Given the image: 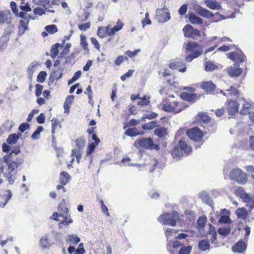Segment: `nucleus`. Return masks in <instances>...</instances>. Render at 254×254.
Returning <instances> with one entry per match:
<instances>
[{"instance_id": "obj_1", "label": "nucleus", "mask_w": 254, "mask_h": 254, "mask_svg": "<svg viewBox=\"0 0 254 254\" xmlns=\"http://www.w3.org/2000/svg\"><path fill=\"white\" fill-rule=\"evenodd\" d=\"M4 163L6 165L5 171L3 172L4 176L7 178L10 184H12L14 182L12 173H16V170L23 163L22 159L13 156L11 153L5 155L3 157Z\"/></svg>"}, {"instance_id": "obj_2", "label": "nucleus", "mask_w": 254, "mask_h": 254, "mask_svg": "<svg viewBox=\"0 0 254 254\" xmlns=\"http://www.w3.org/2000/svg\"><path fill=\"white\" fill-rule=\"evenodd\" d=\"M162 106L163 111L175 114L181 112L188 107V105L183 102L169 99L164 101Z\"/></svg>"}, {"instance_id": "obj_3", "label": "nucleus", "mask_w": 254, "mask_h": 254, "mask_svg": "<svg viewBox=\"0 0 254 254\" xmlns=\"http://www.w3.org/2000/svg\"><path fill=\"white\" fill-rule=\"evenodd\" d=\"M179 218V213L174 211L172 213L166 212L161 214L158 220L164 225L175 226Z\"/></svg>"}, {"instance_id": "obj_4", "label": "nucleus", "mask_w": 254, "mask_h": 254, "mask_svg": "<svg viewBox=\"0 0 254 254\" xmlns=\"http://www.w3.org/2000/svg\"><path fill=\"white\" fill-rule=\"evenodd\" d=\"M76 148L71 150V157H75L76 161L79 164L82 155V149L85 146L86 140L84 137L81 136L76 138L74 140Z\"/></svg>"}, {"instance_id": "obj_5", "label": "nucleus", "mask_w": 254, "mask_h": 254, "mask_svg": "<svg viewBox=\"0 0 254 254\" xmlns=\"http://www.w3.org/2000/svg\"><path fill=\"white\" fill-rule=\"evenodd\" d=\"M134 146L137 148H142L150 150H158L159 149V145L154 144L153 140L150 138H141L137 139L134 142Z\"/></svg>"}, {"instance_id": "obj_6", "label": "nucleus", "mask_w": 254, "mask_h": 254, "mask_svg": "<svg viewBox=\"0 0 254 254\" xmlns=\"http://www.w3.org/2000/svg\"><path fill=\"white\" fill-rule=\"evenodd\" d=\"M230 178L240 184H245L247 182V174L239 168L232 169L230 173Z\"/></svg>"}, {"instance_id": "obj_7", "label": "nucleus", "mask_w": 254, "mask_h": 254, "mask_svg": "<svg viewBox=\"0 0 254 254\" xmlns=\"http://www.w3.org/2000/svg\"><path fill=\"white\" fill-rule=\"evenodd\" d=\"M235 194L240 197L244 202H246L249 206L250 210L254 208V198L251 197L247 193L242 187H238L235 191Z\"/></svg>"}, {"instance_id": "obj_8", "label": "nucleus", "mask_w": 254, "mask_h": 254, "mask_svg": "<svg viewBox=\"0 0 254 254\" xmlns=\"http://www.w3.org/2000/svg\"><path fill=\"white\" fill-rule=\"evenodd\" d=\"M186 134L190 140L195 142H201L205 133L197 127H193L188 129Z\"/></svg>"}, {"instance_id": "obj_9", "label": "nucleus", "mask_w": 254, "mask_h": 254, "mask_svg": "<svg viewBox=\"0 0 254 254\" xmlns=\"http://www.w3.org/2000/svg\"><path fill=\"white\" fill-rule=\"evenodd\" d=\"M183 32L184 36L188 38L195 39L201 36L200 32L198 30L193 28L190 24H187L184 26Z\"/></svg>"}, {"instance_id": "obj_10", "label": "nucleus", "mask_w": 254, "mask_h": 254, "mask_svg": "<svg viewBox=\"0 0 254 254\" xmlns=\"http://www.w3.org/2000/svg\"><path fill=\"white\" fill-rule=\"evenodd\" d=\"M205 91L207 94H213L217 86L212 81H204L197 85Z\"/></svg>"}, {"instance_id": "obj_11", "label": "nucleus", "mask_w": 254, "mask_h": 254, "mask_svg": "<svg viewBox=\"0 0 254 254\" xmlns=\"http://www.w3.org/2000/svg\"><path fill=\"white\" fill-rule=\"evenodd\" d=\"M156 17L159 22H165L170 19V14L168 9L164 7L157 9Z\"/></svg>"}, {"instance_id": "obj_12", "label": "nucleus", "mask_w": 254, "mask_h": 254, "mask_svg": "<svg viewBox=\"0 0 254 254\" xmlns=\"http://www.w3.org/2000/svg\"><path fill=\"white\" fill-rule=\"evenodd\" d=\"M239 104L235 100H229L226 102V110L229 115H235L238 112Z\"/></svg>"}, {"instance_id": "obj_13", "label": "nucleus", "mask_w": 254, "mask_h": 254, "mask_svg": "<svg viewBox=\"0 0 254 254\" xmlns=\"http://www.w3.org/2000/svg\"><path fill=\"white\" fill-rule=\"evenodd\" d=\"M180 97L182 100L192 104L199 99L200 95L194 93L182 92L180 93Z\"/></svg>"}, {"instance_id": "obj_14", "label": "nucleus", "mask_w": 254, "mask_h": 254, "mask_svg": "<svg viewBox=\"0 0 254 254\" xmlns=\"http://www.w3.org/2000/svg\"><path fill=\"white\" fill-rule=\"evenodd\" d=\"M10 6L13 13L16 17L23 18L25 20H29L30 18L32 19V17L29 14H27V12H25L22 10V11L19 12L17 5L15 2L11 1L10 2Z\"/></svg>"}, {"instance_id": "obj_15", "label": "nucleus", "mask_w": 254, "mask_h": 254, "mask_svg": "<svg viewBox=\"0 0 254 254\" xmlns=\"http://www.w3.org/2000/svg\"><path fill=\"white\" fill-rule=\"evenodd\" d=\"M178 145L182 152L186 155H188L192 152V147L185 138L182 137L179 141Z\"/></svg>"}, {"instance_id": "obj_16", "label": "nucleus", "mask_w": 254, "mask_h": 254, "mask_svg": "<svg viewBox=\"0 0 254 254\" xmlns=\"http://www.w3.org/2000/svg\"><path fill=\"white\" fill-rule=\"evenodd\" d=\"M226 71L228 75L231 77H236L239 76L243 72L242 68L239 67L230 66L226 69Z\"/></svg>"}, {"instance_id": "obj_17", "label": "nucleus", "mask_w": 254, "mask_h": 254, "mask_svg": "<svg viewBox=\"0 0 254 254\" xmlns=\"http://www.w3.org/2000/svg\"><path fill=\"white\" fill-rule=\"evenodd\" d=\"M169 67L173 69H178L180 72H184L186 71L187 68L185 64L183 61H177L169 64Z\"/></svg>"}, {"instance_id": "obj_18", "label": "nucleus", "mask_w": 254, "mask_h": 254, "mask_svg": "<svg viewBox=\"0 0 254 254\" xmlns=\"http://www.w3.org/2000/svg\"><path fill=\"white\" fill-rule=\"evenodd\" d=\"M196 12L199 15L207 18H212L214 16L211 11L200 6L197 7Z\"/></svg>"}, {"instance_id": "obj_19", "label": "nucleus", "mask_w": 254, "mask_h": 254, "mask_svg": "<svg viewBox=\"0 0 254 254\" xmlns=\"http://www.w3.org/2000/svg\"><path fill=\"white\" fill-rule=\"evenodd\" d=\"M246 247L247 246L245 243L242 240H240L234 245L232 248V250L234 252L241 253L246 250Z\"/></svg>"}, {"instance_id": "obj_20", "label": "nucleus", "mask_w": 254, "mask_h": 254, "mask_svg": "<svg viewBox=\"0 0 254 254\" xmlns=\"http://www.w3.org/2000/svg\"><path fill=\"white\" fill-rule=\"evenodd\" d=\"M186 50L188 52L193 53L195 51H202L201 47L195 42H190L187 44Z\"/></svg>"}, {"instance_id": "obj_21", "label": "nucleus", "mask_w": 254, "mask_h": 254, "mask_svg": "<svg viewBox=\"0 0 254 254\" xmlns=\"http://www.w3.org/2000/svg\"><path fill=\"white\" fill-rule=\"evenodd\" d=\"M154 133L159 138H164L168 135L167 128L164 127H158L155 129Z\"/></svg>"}, {"instance_id": "obj_22", "label": "nucleus", "mask_w": 254, "mask_h": 254, "mask_svg": "<svg viewBox=\"0 0 254 254\" xmlns=\"http://www.w3.org/2000/svg\"><path fill=\"white\" fill-rule=\"evenodd\" d=\"M171 154L174 158H180L184 155V153L180 148L179 145L175 146L170 151Z\"/></svg>"}, {"instance_id": "obj_23", "label": "nucleus", "mask_w": 254, "mask_h": 254, "mask_svg": "<svg viewBox=\"0 0 254 254\" xmlns=\"http://www.w3.org/2000/svg\"><path fill=\"white\" fill-rule=\"evenodd\" d=\"M52 123V139H55V133L56 132V130L58 128H61L62 127V126L61 125L60 122L59 121L58 119L54 118L51 120Z\"/></svg>"}, {"instance_id": "obj_24", "label": "nucleus", "mask_w": 254, "mask_h": 254, "mask_svg": "<svg viewBox=\"0 0 254 254\" xmlns=\"http://www.w3.org/2000/svg\"><path fill=\"white\" fill-rule=\"evenodd\" d=\"M96 128V127H91L88 128L87 130V132L89 134L91 135V140L89 139V141L91 140L94 141V143L96 144H99L100 142V140L99 137L97 136V135L94 133V130Z\"/></svg>"}, {"instance_id": "obj_25", "label": "nucleus", "mask_w": 254, "mask_h": 254, "mask_svg": "<svg viewBox=\"0 0 254 254\" xmlns=\"http://www.w3.org/2000/svg\"><path fill=\"white\" fill-rule=\"evenodd\" d=\"M70 176L65 171H62L60 173L59 181L61 184L65 185L70 180Z\"/></svg>"}, {"instance_id": "obj_26", "label": "nucleus", "mask_w": 254, "mask_h": 254, "mask_svg": "<svg viewBox=\"0 0 254 254\" xmlns=\"http://www.w3.org/2000/svg\"><path fill=\"white\" fill-rule=\"evenodd\" d=\"M80 241V239L76 235H69L66 239V242L70 245L76 246Z\"/></svg>"}, {"instance_id": "obj_27", "label": "nucleus", "mask_w": 254, "mask_h": 254, "mask_svg": "<svg viewBox=\"0 0 254 254\" xmlns=\"http://www.w3.org/2000/svg\"><path fill=\"white\" fill-rule=\"evenodd\" d=\"M205 3L208 7L213 10H218L221 7V5L215 0H206L205 1Z\"/></svg>"}, {"instance_id": "obj_28", "label": "nucleus", "mask_w": 254, "mask_h": 254, "mask_svg": "<svg viewBox=\"0 0 254 254\" xmlns=\"http://www.w3.org/2000/svg\"><path fill=\"white\" fill-rule=\"evenodd\" d=\"M198 247L201 251H205L209 250L210 247V245L208 240H202L199 242L198 244Z\"/></svg>"}, {"instance_id": "obj_29", "label": "nucleus", "mask_w": 254, "mask_h": 254, "mask_svg": "<svg viewBox=\"0 0 254 254\" xmlns=\"http://www.w3.org/2000/svg\"><path fill=\"white\" fill-rule=\"evenodd\" d=\"M66 215L64 216V217H62L64 218V220L62 221H61L58 225L59 227L61 228L63 227V226H68L69 224H71L72 223L73 221L72 219L70 217V216L68 214H65Z\"/></svg>"}, {"instance_id": "obj_30", "label": "nucleus", "mask_w": 254, "mask_h": 254, "mask_svg": "<svg viewBox=\"0 0 254 254\" xmlns=\"http://www.w3.org/2000/svg\"><path fill=\"white\" fill-rule=\"evenodd\" d=\"M188 17L192 24H202L203 22L202 19L193 13H189Z\"/></svg>"}, {"instance_id": "obj_31", "label": "nucleus", "mask_w": 254, "mask_h": 254, "mask_svg": "<svg viewBox=\"0 0 254 254\" xmlns=\"http://www.w3.org/2000/svg\"><path fill=\"white\" fill-rule=\"evenodd\" d=\"M6 194H5L3 196H1L0 198L3 200V201H1L0 202V207H4L5 205L8 202V200L10 199L11 197V193L9 190H6Z\"/></svg>"}, {"instance_id": "obj_32", "label": "nucleus", "mask_w": 254, "mask_h": 254, "mask_svg": "<svg viewBox=\"0 0 254 254\" xmlns=\"http://www.w3.org/2000/svg\"><path fill=\"white\" fill-rule=\"evenodd\" d=\"M26 20L25 21L24 20H20L19 21V32L20 33V35L24 34L28 29V25L29 20Z\"/></svg>"}, {"instance_id": "obj_33", "label": "nucleus", "mask_w": 254, "mask_h": 254, "mask_svg": "<svg viewBox=\"0 0 254 254\" xmlns=\"http://www.w3.org/2000/svg\"><path fill=\"white\" fill-rule=\"evenodd\" d=\"M58 210L60 213H62L63 215L67 214L68 213V210L66 206L64 199H63L62 202H61L59 204L58 206Z\"/></svg>"}, {"instance_id": "obj_34", "label": "nucleus", "mask_w": 254, "mask_h": 254, "mask_svg": "<svg viewBox=\"0 0 254 254\" xmlns=\"http://www.w3.org/2000/svg\"><path fill=\"white\" fill-rule=\"evenodd\" d=\"M197 120L204 124H207L211 121V118L205 113H199L197 115Z\"/></svg>"}, {"instance_id": "obj_35", "label": "nucleus", "mask_w": 254, "mask_h": 254, "mask_svg": "<svg viewBox=\"0 0 254 254\" xmlns=\"http://www.w3.org/2000/svg\"><path fill=\"white\" fill-rule=\"evenodd\" d=\"M61 46L60 43H56L53 45L51 48L50 53L51 57L53 59H55L59 54V48Z\"/></svg>"}, {"instance_id": "obj_36", "label": "nucleus", "mask_w": 254, "mask_h": 254, "mask_svg": "<svg viewBox=\"0 0 254 254\" xmlns=\"http://www.w3.org/2000/svg\"><path fill=\"white\" fill-rule=\"evenodd\" d=\"M125 133L129 136L133 137L139 134H143V132H140L135 127H131L127 129Z\"/></svg>"}, {"instance_id": "obj_37", "label": "nucleus", "mask_w": 254, "mask_h": 254, "mask_svg": "<svg viewBox=\"0 0 254 254\" xmlns=\"http://www.w3.org/2000/svg\"><path fill=\"white\" fill-rule=\"evenodd\" d=\"M208 234L210 235L211 236L210 239L211 243H215V241L217 239V233L214 227L212 225H209Z\"/></svg>"}, {"instance_id": "obj_38", "label": "nucleus", "mask_w": 254, "mask_h": 254, "mask_svg": "<svg viewBox=\"0 0 254 254\" xmlns=\"http://www.w3.org/2000/svg\"><path fill=\"white\" fill-rule=\"evenodd\" d=\"M108 30V26L107 27H99L97 30V35L101 38H104L107 36V32Z\"/></svg>"}, {"instance_id": "obj_39", "label": "nucleus", "mask_w": 254, "mask_h": 254, "mask_svg": "<svg viewBox=\"0 0 254 254\" xmlns=\"http://www.w3.org/2000/svg\"><path fill=\"white\" fill-rule=\"evenodd\" d=\"M204 67L205 70L207 72L213 71L218 68V66L211 61L206 62L204 64Z\"/></svg>"}, {"instance_id": "obj_40", "label": "nucleus", "mask_w": 254, "mask_h": 254, "mask_svg": "<svg viewBox=\"0 0 254 254\" xmlns=\"http://www.w3.org/2000/svg\"><path fill=\"white\" fill-rule=\"evenodd\" d=\"M20 134L12 133L9 135L6 141L9 144H14L18 140Z\"/></svg>"}, {"instance_id": "obj_41", "label": "nucleus", "mask_w": 254, "mask_h": 254, "mask_svg": "<svg viewBox=\"0 0 254 254\" xmlns=\"http://www.w3.org/2000/svg\"><path fill=\"white\" fill-rule=\"evenodd\" d=\"M157 122L156 121H152L149 123L142 125V128L144 130H151L157 127Z\"/></svg>"}, {"instance_id": "obj_42", "label": "nucleus", "mask_w": 254, "mask_h": 254, "mask_svg": "<svg viewBox=\"0 0 254 254\" xmlns=\"http://www.w3.org/2000/svg\"><path fill=\"white\" fill-rule=\"evenodd\" d=\"M11 18H8V15L4 12L0 11V24L2 23H10Z\"/></svg>"}, {"instance_id": "obj_43", "label": "nucleus", "mask_w": 254, "mask_h": 254, "mask_svg": "<svg viewBox=\"0 0 254 254\" xmlns=\"http://www.w3.org/2000/svg\"><path fill=\"white\" fill-rule=\"evenodd\" d=\"M80 45L84 49L85 51H86L87 53L89 52V49L88 48V44L86 39V37L84 35H80Z\"/></svg>"}, {"instance_id": "obj_44", "label": "nucleus", "mask_w": 254, "mask_h": 254, "mask_svg": "<svg viewBox=\"0 0 254 254\" xmlns=\"http://www.w3.org/2000/svg\"><path fill=\"white\" fill-rule=\"evenodd\" d=\"M251 107L252 105L250 103L248 102H245L243 105L240 113L243 115L248 114L250 112V110L251 109Z\"/></svg>"}, {"instance_id": "obj_45", "label": "nucleus", "mask_w": 254, "mask_h": 254, "mask_svg": "<svg viewBox=\"0 0 254 254\" xmlns=\"http://www.w3.org/2000/svg\"><path fill=\"white\" fill-rule=\"evenodd\" d=\"M141 52L140 49H135V50L131 51L130 50H127L125 52V54L127 56L128 58L133 59L137 54Z\"/></svg>"}, {"instance_id": "obj_46", "label": "nucleus", "mask_w": 254, "mask_h": 254, "mask_svg": "<svg viewBox=\"0 0 254 254\" xmlns=\"http://www.w3.org/2000/svg\"><path fill=\"white\" fill-rule=\"evenodd\" d=\"M40 244L43 248H48L51 246L47 236L41 238L40 241Z\"/></svg>"}, {"instance_id": "obj_47", "label": "nucleus", "mask_w": 254, "mask_h": 254, "mask_svg": "<svg viewBox=\"0 0 254 254\" xmlns=\"http://www.w3.org/2000/svg\"><path fill=\"white\" fill-rule=\"evenodd\" d=\"M46 31L50 34H54L58 32V28L56 25L51 24L45 27Z\"/></svg>"}, {"instance_id": "obj_48", "label": "nucleus", "mask_w": 254, "mask_h": 254, "mask_svg": "<svg viewBox=\"0 0 254 254\" xmlns=\"http://www.w3.org/2000/svg\"><path fill=\"white\" fill-rule=\"evenodd\" d=\"M202 54V51H195L186 57V60L188 62H191L193 59L197 58Z\"/></svg>"}, {"instance_id": "obj_49", "label": "nucleus", "mask_w": 254, "mask_h": 254, "mask_svg": "<svg viewBox=\"0 0 254 254\" xmlns=\"http://www.w3.org/2000/svg\"><path fill=\"white\" fill-rule=\"evenodd\" d=\"M247 214V211L244 207L239 208L236 211V215L238 217L245 218Z\"/></svg>"}, {"instance_id": "obj_50", "label": "nucleus", "mask_w": 254, "mask_h": 254, "mask_svg": "<svg viewBox=\"0 0 254 254\" xmlns=\"http://www.w3.org/2000/svg\"><path fill=\"white\" fill-rule=\"evenodd\" d=\"M128 61V58L126 56H119L114 61L115 65L120 66L123 62Z\"/></svg>"}, {"instance_id": "obj_51", "label": "nucleus", "mask_w": 254, "mask_h": 254, "mask_svg": "<svg viewBox=\"0 0 254 254\" xmlns=\"http://www.w3.org/2000/svg\"><path fill=\"white\" fill-rule=\"evenodd\" d=\"M10 33H7L2 35L0 38V43L4 47H6L9 40Z\"/></svg>"}, {"instance_id": "obj_52", "label": "nucleus", "mask_w": 254, "mask_h": 254, "mask_svg": "<svg viewBox=\"0 0 254 254\" xmlns=\"http://www.w3.org/2000/svg\"><path fill=\"white\" fill-rule=\"evenodd\" d=\"M150 103L149 97L144 96L142 98H140L139 101L137 102V105L141 106H147Z\"/></svg>"}, {"instance_id": "obj_53", "label": "nucleus", "mask_w": 254, "mask_h": 254, "mask_svg": "<svg viewBox=\"0 0 254 254\" xmlns=\"http://www.w3.org/2000/svg\"><path fill=\"white\" fill-rule=\"evenodd\" d=\"M19 7L21 10L24 11L25 12H29L32 10V9L30 7L28 3H25L24 0L21 1Z\"/></svg>"}, {"instance_id": "obj_54", "label": "nucleus", "mask_w": 254, "mask_h": 254, "mask_svg": "<svg viewBox=\"0 0 254 254\" xmlns=\"http://www.w3.org/2000/svg\"><path fill=\"white\" fill-rule=\"evenodd\" d=\"M90 15V12H89L87 11H84V12L83 14H79L78 15V17H77L78 20L80 22H83V21H86Z\"/></svg>"}, {"instance_id": "obj_55", "label": "nucleus", "mask_w": 254, "mask_h": 254, "mask_svg": "<svg viewBox=\"0 0 254 254\" xmlns=\"http://www.w3.org/2000/svg\"><path fill=\"white\" fill-rule=\"evenodd\" d=\"M192 247L190 246H183L182 247L179 252V254H190L191 251Z\"/></svg>"}, {"instance_id": "obj_56", "label": "nucleus", "mask_w": 254, "mask_h": 254, "mask_svg": "<svg viewBox=\"0 0 254 254\" xmlns=\"http://www.w3.org/2000/svg\"><path fill=\"white\" fill-rule=\"evenodd\" d=\"M47 73L45 71L40 72L37 77V81L38 82H44L46 79Z\"/></svg>"}, {"instance_id": "obj_57", "label": "nucleus", "mask_w": 254, "mask_h": 254, "mask_svg": "<svg viewBox=\"0 0 254 254\" xmlns=\"http://www.w3.org/2000/svg\"><path fill=\"white\" fill-rule=\"evenodd\" d=\"M98 145V144H96L93 142L89 143L86 150L87 155H89L90 154L94 152L96 146H97Z\"/></svg>"}, {"instance_id": "obj_58", "label": "nucleus", "mask_w": 254, "mask_h": 254, "mask_svg": "<svg viewBox=\"0 0 254 254\" xmlns=\"http://www.w3.org/2000/svg\"><path fill=\"white\" fill-rule=\"evenodd\" d=\"M43 130V127L42 126H39L36 130L31 135V137L33 139H36L39 138L40 136V133Z\"/></svg>"}, {"instance_id": "obj_59", "label": "nucleus", "mask_w": 254, "mask_h": 254, "mask_svg": "<svg viewBox=\"0 0 254 254\" xmlns=\"http://www.w3.org/2000/svg\"><path fill=\"white\" fill-rule=\"evenodd\" d=\"M246 61V57L243 53H237V56L236 57V61H234V62L241 63Z\"/></svg>"}, {"instance_id": "obj_60", "label": "nucleus", "mask_w": 254, "mask_h": 254, "mask_svg": "<svg viewBox=\"0 0 254 254\" xmlns=\"http://www.w3.org/2000/svg\"><path fill=\"white\" fill-rule=\"evenodd\" d=\"M158 114L155 112H151L150 114L143 115L142 118V121L147 119L149 120L154 119L157 117Z\"/></svg>"}, {"instance_id": "obj_61", "label": "nucleus", "mask_w": 254, "mask_h": 254, "mask_svg": "<svg viewBox=\"0 0 254 254\" xmlns=\"http://www.w3.org/2000/svg\"><path fill=\"white\" fill-rule=\"evenodd\" d=\"M84 94L88 95L89 102L90 103V102L93 99V93L91 90V86L90 85L88 86L85 91H84Z\"/></svg>"}, {"instance_id": "obj_62", "label": "nucleus", "mask_w": 254, "mask_h": 254, "mask_svg": "<svg viewBox=\"0 0 254 254\" xmlns=\"http://www.w3.org/2000/svg\"><path fill=\"white\" fill-rule=\"evenodd\" d=\"M85 253V250L84 248V245L82 243L79 244L77 249L75 251L74 254H84Z\"/></svg>"}, {"instance_id": "obj_63", "label": "nucleus", "mask_w": 254, "mask_h": 254, "mask_svg": "<svg viewBox=\"0 0 254 254\" xmlns=\"http://www.w3.org/2000/svg\"><path fill=\"white\" fill-rule=\"evenodd\" d=\"M90 41L92 44L94 46V48L98 51H100V45L98 40L94 37H91Z\"/></svg>"}, {"instance_id": "obj_64", "label": "nucleus", "mask_w": 254, "mask_h": 254, "mask_svg": "<svg viewBox=\"0 0 254 254\" xmlns=\"http://www.w3.org/2000/svg\"><path fill=\"white\" fill-rule=\"evenodd\" d=\"M134 70H132V69H129L127 71V72H126L125 74L122 75L121 76V79L123 81H124L126 80V78H128V77H130V76H132L133 73L134 72Z\"/></svg>"}]
</instances>
